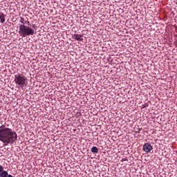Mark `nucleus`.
I'll list each match as a JSON object with an SVG mask.
<instances>
[{
    "mask_svg": "<svg viewBox=\"0 0 177 177\" xmlns=\"http://www.w3.org/2000/svg\"><path fill=\"white\" fill-rule=\"evenodd\" d=\"M142 149L145 151V153H150V151L153 150V146H151L150 143H145L143 145Z\"/></svg>",
    "mask_w": 177,
    "mask_h": 177,
    "instance_id": "20e7f679",
    "label": "nucleus"
},
{
    "mask_svg": "<svg viewBox=\"0 0 177 177\" xmlns=\"http://www.w3.org/2000/svg\"><path fill=\"white\" fill-rule=\"evenodd\" d=\"M91 153H93L94 154H97V153H99V149L96 147H93L91 148Z\"/></svg>",
    "mask_w": 177,
    "mask_h": 177,
    "instance_id": "0eeeda50",
    "label": "nucleus"
},
{
    "mask_svg": "<svg viewBox=\"0 0 177 177\" xmlns=\"http://www.w3.org/2000/svg\"><path fill=\"white\" fill-rule=\"evenodd\" d=\"M73 37L75 38L76 41H84V35H82L75 33L73 35Z\"/></svg>",
    "mask_w": 177,
    "mask_h": 177,
    "instance_id": "39448f33",
    "label": "nucleus"
},
{
    "mask_svg": "<svg viewBox=\"0 0 177 177\" xmlns=\"http://www.w3.org/2000/svg\"><path fill=\"white\" fill-rule=\"evenodd\" d=\"M19 21L20 23H21V24H26V21L24 20V18L21 17H20Z\"/></svg>",
    "mask_w": 177,
    "mask_h": 177,
    "instance_id": "1a4fd4ad",
    "label": "nucleus"
},
{
    "mask_svg": "<svg viewBox=\"0 0 177 177\" xmlns=\"http://www.w3.org/2000/svg\"><path fill=\"white\" fill-rule=\"evenodd\" d=\"M7 177H13L11 174H8Z\"/></svg>",
    "mask_w": 177,
    "mask_h": 177,
    "instance_id": "ddd939ff",
    "label": "nucleus"
},
{
    "mask_svg": "<svg viewBox=\"0 0 177 177\" xmlns=\"http://www.w3.org/2000/svg\"><path fill=\"white\" fill-rule=\"evenodd\" d=\"M142 107H143V109H145V108L147 107V106H146V105H142Z\"/></svg>",
    "mask_w": 177,
    "mask_h": 177,
    "instance_id": "4468645a",
    "label": "nucleus"
},
{
    "mask_svg": "<svg viewBox=\"0 0 177 177\" xmlns=\"http://www.w3.org/2000/svg\"><path fill=\"white\" fill-rule=\"evenodd\" d=\"M5 17H6V15L3 14V12L0 11V22L3 24L5 23Z\"/></svg>",
    "mask_w": 177,
    "mask_h": 177,
    "instance_id": "423d86ee",
    "label": "nucleus"
},
{
    "mask_svg": "<svg viewBox=\"0 0 177 177\" xmlns=\"http://www.w3.org/2000/svg\"><path fill=\"white\" fill-rule=\"evenodd\" d=\"M17 140V133L15 130L5 127L3 124L0 127V141L3 142V146L13 145Z\"/></svg>",
    "mask_w": 177,
    "mask_h": 177,
    "instance_id": "f257e3e1",
    "label": "nucleus"
},
{
    "mask_svg": "<svg viewBox=\"0 0 177 177\" xmlns=\"http://www.w3.org/2000/svg\"><path fill=\"white\" fill-rule=\"evenodd\" d=\"M122 161H128V159L127 158H122Z\"/></svg>",
    "mask_w": 177,
    "mask_h": 177,
    "instance_id": "f8f14e48",
    "label": "nucleus"
},
{
    "mask_svg": "<svg viewBox=\"0 0 177 177\" xmlns=\"http://www.w3.org/2000/svg\"><path fill=\"white\" fill-rule=\"evenodd\" d=\"M19 34L22 38H26V37H30L35 34V30L31 28L30 26H27L25 24L19 25Z\"/></svg>",
    "mask_w": 177,
    "mask_h": 177,
    "instance_id": "f03ea898",
    "label": "nucleus"
},
{
    "mask_svg": "<svg viewBox=\"0 0 177 177\" xmlns=\"http://www.w3.org/2000/svg\"><path fill=\"white\" fill-rule=\"evenodd\" d=\"M14 81L16 85L20 86L21 89H24V86H27V84H28V82H27V77L21 75V73H17L15 75Z\"/></svg>",
    "mask_w": 177,
    "mask_h": 177,
    "instance_id": "7ed1b4c3",
    "label": "nucleus"
},
{
    "mask_svg": "<svg viewBox=\"0 0 177 177\" xmlns=\"http://www.w3.org/2000/svg\"><path fill=\"white\" fill-rule=\"evenodd\" d=\"M8 171H3V172L0 173V177H8Z\"/></svg>",
    "mask_w": 177,
    "mask_h": 177,
    "instance_id": "6e6552de",
    "label": "nucleus"
},
{
    "mask_svg": "<svg viewBox=\"0 0 177 177\" xmlns=\"http://www.w3.org/2000/svg\"><path fill=\"white\" fill-rule=\"evenodd\" d=\"M32 26L33 28H35V24H32Z\"/></svg>",
    "mask_w": 177,
    "mask_h": 177,
    "instance_id": "2eb2a0df",
    "label": "nucleus"
},
{
    "mask_svg": "<svg viewBox=\"0 0 177 177\" xmlns=\"http://www.w3.org/2000/svg\"><path fill=\"white\" fill-rule=\"evenodd\" d=\"M1 172H3V167L0 165V174H1Z\"/></svg>",
    "mask_w": 177,
    "mask_h": 177,
    "instance_id": "9d476101",
    "label": "nucleus"
},
{
    "mask_svg": "<svg viewBox=\"0 0 177 177\" xmlns=\"http://www.w3.org/2000/svg\"><path fill=\"white\" fill-rule=\"evenodd\" d=\"M25 24H28V26H30V21H25Z\"/></svg>",
    "mask_w": 177,
    "mask_h": 177,
    "instance_id": "9b49d317",
    "label": "nucleus"
}]
</instances>
